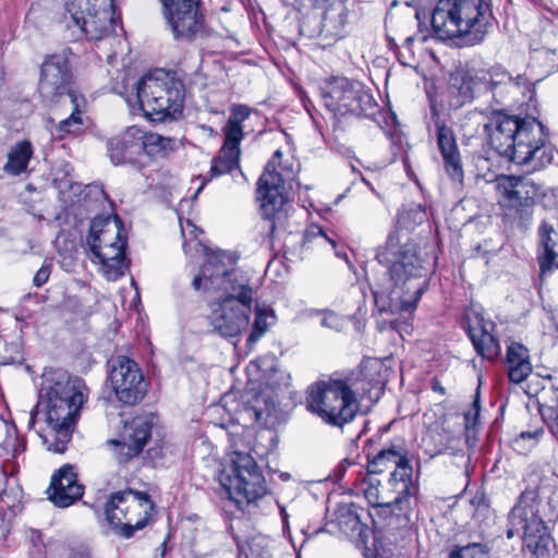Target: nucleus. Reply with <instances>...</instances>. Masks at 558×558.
<instances>
[{
    "label": "nucleus",
    "instance_id": "nucleus-1",
    "mask_svg": "<svg viewBox=\"0 0 558 558\" xmlns=\"http://www.w3.org/2000/svg\"><path fill=\"white\" fill-rule=\"evenodd\" d=\"M485 93L492 97H502L507 93H529L527 101L513 110L502 108L493 110L484 123L487 143L501 158L526 167L527 172L546 168L554 161L555 147L549 140L548 128L539 120L534 84L527 85L524 77L512 75L502 66L478 70Z\"/></svg>",
    "mask_w": 558,
    "mask_h": 558
},
{
    "label": "nucleus",
    "instance_id": "nucleus-2",
    "mask_svg": "<svg viewBox=\"0 0 558 558\" xmlns=\"http://www.w3.org/2000/svg\"><path fill=\"white\" fill-rule=\"evenodd\" d=\"M434 246L414 241L401 242L398 232L388 235L377 252V259L387 267L373 287L379 312L412 314L427 288V277L435 265Z\"/></svg>",
    "mask_w": 558,
    "mask_h": 558
},
{
    "label": "nucleus",
    "instance_id": "nucleus-3",
    "mask_svg": "<svg viewBox=\"0 0 558 558\" xmlns=\"http://www.w3.org/2000/svg\"><path fill=\"white\" fill-rule=\"evenodd\" d=\"M83 384L62 369L43 374L38 401L29 412L28 427L44 421L38 435L48 451L63 453L72 438L74 425L84 403Z\"/></svg>",
    "mask_w": 558,
    "mask_h": 558
},
{
    "label": "nucleus",
    "instance_id": "nucleus-4",
    "mask_svg": "<svg viewBox=\"0 0 558 558\" xmlns=\"http://www.w3.org/2000/svg\"><path fill=\"white\" fill-rule=\"evenodd\" d=\"M547 492L543 484L526 487L508 514L507 537L520 536L522 551L531 558H550L556 549L548 523H555L558 513Z\"/></svg>",
    "mask_w": 558,
    "mask_h": 558
},
{
    "label": "nucleus",
    "instance_id": "nucleus-5",
    "mask_svg": "<svg viewBox=\"0 0 558 558\" xmlns=\"http://www.w3.org/2000/svg\"><path fill=\"white\" fill-rule=\"evenodd\" d=\"M218 257L209 259L204 274L215 289H221L225 298L214 303L209 322L214 330L225 338L239 336L250 323L254 290L245 272L236 268L227 269L223 265L210 271Z\"/></svg>",
    "mask_w": 558,
    "mask_h": 558
},
{
    "label": "nucleus",
    "instance_id": "nucleus-6",
    "mask_svg": "<svg viewBox=\"0 0 558 558\" xmlns=\"http://www.w3.org/2000/svg\"><path fill=\"white\" fill-rule=\"evenodd\" d=\"M87 244L94 263L100 265L102 275L111 281L122 277L128 269L125 262L126 238L118 216L97 217L92 221Z\"/></svg>",
    "mask_w": 558,
    "mask_h": 558
},
{
    "label": "nucleus",
    "instance_id": "nucleus-7",
    "mask_svg": "<svg viewBox=\"0 0 558 558\" xmlns=\"http://www.w3.org/2000/svg\"><path fill=\"white\" fill-rule=\"evenodd\" d=\"M306 408L325 423L342 427L354 418L359 404L355 392L345 381L330 378L308 387Z\"/></svg>",
    "mask_w": 558,
    "mask_h": 558
},
{
    "label": "nucleus",
    "instance_id": "nucleus-8",
    "mask_svg": "<svg viewBox=\"0 0 558 558\" xmlns=\"http://www.w3.org/2000/svg\"><path fill=\"white\" fill-rule=\"evenodd\" d=\"M136 100L147 118L154 121L173 119L183 109V85L163 73L146 74L137 83Z\"/></svg>",
    "mask_w": 558,
    "mask_h": 558
},
{
    "label": "nucleus",
    "instance_id": "nucleus-9",
    "mask_svg": "<svg viewBox=\"0 0 558 558\" xmlns=\"http://www.w3.org/2000/svg\"><path fill=\"white\" fill-rule=\"evenodd\" d=\"M502 221L525 233L532 226L539 185L521 175H504L498 182Z\"/></svg>",
    "mask_w": 558,
    "mask_h": 558
},
{
    "label": "nucleus",
    "instance_id": "nucleus-10",
    "mask_svg": "<svg viewBox=\"0 0 558 558\" xmlns=\"http://www.w3.org/2000/svg\"><path fill=\"white\" fill-rule=\"evenodd\" d=\"M220 483L230 501L244 511L267 493L265 477L254 458L248 453L234 452L230 472L222 474Z\"/></svg>",
    "mask_w": 558,
    "mask_h": 558
},
{
    "label": "nucleus",
    "instance_id": "nucleus-11",
    "mask_svg": "<svg viewBox=\"0 0 558 558\" xmlns=\"http://www.w3.org/2000/svg\"><path fill=\"white\" fill-rule=\"evenodd\" d=\"M154 508L147 493L125 489L111 495L106 504L105 514L119 535L130 538L147 525Z\"/></svg>",
    "mask_w": 558,
    "mask_h": 558
},
{
    "label": "nucleus",
    "instance_id": "nucleus-12",
    "mask_svg": "<svg viewBox=\"0 0 558 558\" xmlns=\"http://www.w3.org/2000/svg\"><path fill=\"white\" fill-rule=\"evenodd\" d=\"M290 385V375L277 366H270L258 393L246 395L238 410L235 421L243 426L270 427L277 420V392Z\"/></svg>",
    "mask_w": 558,
    "mask_h": 558
},
{
    "label": "nucleus",
    "instance_id": "nucleus-13",
    "mask_svg": "<svg viewBox=\"0 0 558 558\" xmlns=\"http://www.w3.org/2000/svg\"><path fill=\"white\" fill-rule=\"evenodd\" d=\"M282 153L277 149L271 160L265 167L257 183V199L260 202L262 213L265 217L264 229L269 236H274L276 230L286 227L288 218L287 199L282 193L283 174L278 171Z\"/></svg>",
    "mask_w": 558,
    "mask_h": 558
},
{
    "label": "nucleus",
    "instance_id": "nucleus-14",
    "mask_svg": "<svg viewBox=\"0 0 558 558\" xmlns=\"http://www.w3.org/2000/svg\"><path fill=\"white\" fill-rule=\"evenodd\" d=\"M65 11L89 40H100L114 33L118 19L113 0H65Z\"/></svg>",
    "mask_w": 558,
    "mask_h": 558
},
{
    "label": "nucleus",
    "instance_id": "nucleus-15",
    "mask_svg": "<svg viewBox=\"0 0 558 558\" xmlns=\"http://www.w3.org/2000/svg\"><path fill=\"white\" fill-rule=\"evenodd\" d=\"M493 20L490 0H456V48L483 44Z\"/></svg>",
    "mask_w": 558,
    "mask_h": 558
},
{
    "label": "nucleus",
    "instance_id": "nucleus-16",
    "mask_svg": "<svg viewBox=\"0 0 558 558\" xmlns=\"http://www.w3.org/2000/svg\"><path fill=\"white\" fill-rule=\"evenodd\" d=\"M251 112L252 109L246 105H234L231 108L227 123L222 128L223 146L211 161L213 177L229 173L239 167L240 143L244 136L242 123L248 119Z\"/></svg>",
    "mask_w": 558,
    "mask_h": 558
},
{
    "label": "nucleus",
    "instance_id": "nucleus-17",
    "mask_svg": "<svg viewBox=\"0 0 558 558\" xmlns=\"http://www.w3.org/2000/svg\"><path fill=\"white\" fill-rule=\"evenodd\" d=\"M109 363L108 380L117 399L128 405L140 402L147 391V385L137 363L124 355H119Z\"/></svg>",
    "mask_w": 558,
    "mask_h": 558
},
{
    "label": "nucleus",
    "instance_id": "nucleus-18",
    "mask_svg": "<svg viewBox=\"0 0 558 558\" xmlns=\"http://www.w3.org/2000/svg\"><path fill=\"white\" fill-rule=\"evenodd\" d=\"M461 327L482 359L496 361L501 354V345L495 332L496 324L483 315V307L472 303L462 315Z\"/></svg>",
    "mask_w": 558,
    "mask_h": 558
},
{
    "label": "nucleus",
    "instance_id": "nucleus-19",
    "mask_svg": "<svg viewBox=\"0 0 558 558\" xmlns=\"http://www.w3.org/2000/svg\"><path fill=\"white\" fill-rule=\"evenodd\" d=\"M320 89L324 105L335 114L359 113L372 100V96L359 83L345 77L326 81Z\"/></svg>",
    "mask_w": 558,
    "mask_h": 558
},
{
    "label": "nucleus",
    "instance_id": "nucleus-20",
    "mask_svg": "<svg viewBox=\"0 0 558 558\" xmlns=\"http://www.w3.org/2000/svg\"><path fill=\"white\" fill-rule=\"evenodd\" d=\"M163 16L175 38H191L203 29L201 0H161Z\"/></svg>",
    "mask_w": 558,
    "mask_h": 558
},
{
    "label": "nucleus",
    "instance_id": "nucleus-21",
    "mask_svg": "<svg viewBox=\"0 0 558 558\" xmlns=\"http://www.w3.org/2000/svg\"><path fill=\"white\" fill-rule=\"evenodd\" d=\"M153 417L148 415L136 416L125 422L119 439L108 440L118 462L124 463L138 456L150 439Z\"/></svg>",
    "mask_w": 558,
    "mask_h": 558
},
{
    "label": "nucleus",
    "instance_id": "nucleus-22",
    "mask_svg": "<svg viewBox=\"0 0 558 558\" xmlns=\"http://www.w3.org/2000/svg\"><path fill=\"white\" fill-rule=\"evenodd\" d=\"M388 465L393 466L388 486L398 494H415L417 488L412 478V466L409 460L393 448L378 452L368 463L371 473H381ZM400 497V495H398Z\"/></svg>",
    "mask_w": 558,
    "mask_h": 558
},
{
    "label": "nucleus",
    "instance_id": "nucleus-23",
    "mask_svg": "<svg viewBox=\"0 0 558 558\" xmlns=\"http://www.w3.org/2000/svg\"><path fill=\"white\" fill-rule=\"evenodd\" d=\"M72 81L69 60L63 54L47 58L43 65L39 80V93L46 100L53 101L57 97L75 93L70 88Z\"/></svg>",
    "mask_w": 558,
    "mask_h": 558
},
{
    "label": "nucleus",
    "instance_id": "nucleus-24",
    "mask_svg": "<svg viewBox=\"0 0 558 558\" xmlns=\"http://www.w3.org/2000/svg\"><path fill=\"white\" fill-rule=\"evenodd\" d=\"M47 494L57 507L66 508L82 498L84 486L78 483L74 468L64 464L53 473Z\"/></svg>",
    "mask_w": 558,
    "mask_h": 558
},
{
    "label": "nucleus",
    "instance_id": "nucleus-25",
    "mask_svg": "<svg viewBox=\"0 0 558 558\" xmlns=\"http://www.w3.org/2000/svg\"><path fill=\"white\" fill-rule=\"evenodd\" d=\"M557 232L551 223L542 220L537 228L536 260L539 267L538 281L558 269Z\"/></svg>",
    "mask_w": 558,
    "mask_h": 558
},
{
    "label": "nucleus",
    "instance_id": "nucleus-26",
    "mask_svg": "<svg viewBox=\"0 0 558 558\" xmlns=\"http://www.w3.org/2000/svg\"><path fill=\"white\" fill-rule=\"evenodd\" d=\"M142 130L135 125L108 142V155L116 166L134 163L141 155L140 140Z\"/></svg>",
    "mask_w": 558,
    "mask_h": 558
},
{
    "label": "nucleus",
    "instance_id": "nucleus-27",
    "mask_svg": "<svg viewBox=\"0 0 558 558\" xmlns=\"http://www.w3.org/2000/svg\"><path fill=\"white\" fill-rule=\"evenodd\" d=\"M430 106L437 146L442 155L446 169L450 173V168L453 167V122L450 109L445 108L442 105L438 107L435 102H432Z\"/></svg>",
    "mask_w": 558,
    "mask_h": 558
},
{
    "label": "nucleus",
    "instance_id": "nucleus-28",
    "mask_svg": "<svg viewBox=\"0 0 558 558\" xmlns=\"http://www.w3.org/2000/svg\"><path fill=\"white\" fill-rule=\"evenodd\" d=\"M505 363L508 378L513 384L524 381L533 369L529 349L517 341H510L507 344Z\"/></svg>",
    "mask_w": 558,
    "mask_h": 558
},
{
    "label": "nucleus",
    "instance_id": "nucleus-29",
    "mask_svg": "<svg viewBox=\"0 0 558 558\" xmlns=\"http://www.w3.org/2000/svg\"><path fill=\"white\" fill-rule=\"evenodd\" d=\"M430 22L435 37L451 47L453 44V2L451 0H438Z\"/></svg>",
    "mask_w": 558,
    "mask_h": 558
},
{
    "label": "nucleus",
    "instance_id": "nucleus-30",
    "mask_svg": "<svg viewBox=\"0 0 558 558\" xmlns=\"http://www.w3.org/2000/svg\"><path fill=\"white\" fill-rule=\"evenodd\" d=\"M485 93L478 71H468L461 75L460 85L456 86V109L473 101L476 96Z\"/></svg>",
    "mask_w": 558,
    "mask_h": 558
},
{
    "label": "nucleus",
    "instance_id": "nucleus-31",
    "mask_svg": "<svg viewBox=\"0 0 558 558\" xmlns=\"http://www.w3.org/2000/svg\"><path fill=\"white\" fill-rule=\"evenodd\" d=\"M453 436L450 418L444 417L429 426L425 441L433 445L434 454H440L451 448Z\"/></svg>",
    "mask_w": 558,
    "mask_h": 558
},
{
    "label": "nucleus",
    "instance_id": "nucleus-32",
    "mask_svg": "<svg viewBox=\"0 0 558 558\" xmlns=\"http://www.w3.org/2000/svg\"><path fill=\"white\" fill-rule=\"evenodd\" d=\"M481 390L480 385L473 395V400L466 411L463 412L464 436L469 446H475L481 429Z\"/></svg>",
    "mask_w": 558,
    "mask_h": 558
},
{
    "label": "nucleus",
    "instance_id": "nucleus-33",
    "mask_svg": "<svg viewBox=\"0 0 558 558\" xmlns=\"http://www.w3.org/2000/svg\"><path fill=\"white\" fill-rule=\"evenodd\" d=\"M32 156V144L27 141L20 142L10 149L3 170L11 175H20L27 169Z\"/></svg>",
    "mask_w": 558,
    "mask_h": 558
},
{
    "label": "nucleus",
    "instance_id": "nucleus-34",
    "mask_svg": "<svg viewBox=\"0 0 558 558\" xmlns=\"http://www.w3.org/2000/svg\"><path fill=\"white\" fill-rule=\"evenodd\" d=\"M70 101L73 111L69 118L59 122L57 126L58 136L63 138L65 135H76L82 131L83 119L81 108L85 106V99L82 95L70 93Z\"/></svg>",
    "mask_w": 558,
    "mask_h": 558
},
{
    "label": "nucleus",
    "instance_id": "nucleus-35",
    "mask_svg": "<svg viewBox=\"0 0 558 558\" xmlns=\"http://www.w3.org/2000/svg\"><path fill=\"white\" fill-rule=\"evenodd\" d=\"M388 490L391 492L392 496L391 498H379L378 499V487L374 485L373 482H371L369 486L364 490L365 497L368 500V502L373 507H380L384 509H389L391 512H395V508H398L399 511L405 510L408 508V499L409 497L413 496L414 494H400V498L398 493L391 489L390 486H388Z\"/></svg>",
    "mask_w": 558,
    "mask_h": 558
},
{
    "label": "nucleus",
    "instance_id": "nucleus-36",
    "mask_svg": "<svg viewBox=\"0 0 558 558\" xmlns=\"http://www.w3.org/2000/svg\"><path fill=\"white\" fill-rule=\"evenodd\" d=\"M277 320L275 311L271 307L259 306L255 307V319L253 323L252 331L247 338V344L254 345L272 326Z\"/></svg>",
    "mask_w": 558,
    "mask_h": 558
},
{
    "label": "nucleus",
    "instance_id": "nucleus-37",
    "mask_svg": "<svg viewBox=\"0 0 558 558\" xmlns=\"http://www.w3.org/2000/svg\"><path fill=\"white\" fill-rule=\"evenodd\" d=\"M456 558H489V549L480 542L464 543L462 534H456Z\"/></svg>",
    "mask_w": 558,
    "mask_h": 558
},
{
    "label": "nucleus",
    "instance_id": "nucleus-38",
    "mask_svg": "<svg viewBox=\"0 0 558 558\" xmlns=\"http://www.w3.org/2000/svg\"><path fill=\"white\" fill-rule=\"evenodd\" d=\"M170 140L162 137L157 133H145L142 130V136L140 140L141 154L144 151L148 156H157L162 154L170 144Z\"/></svg>",
    "mask_w": 558,
    "mask_h": 558
},
{
    "label": "nucleus",
    "instance_id": "nucleus-39",
    "mask_svg": "<svg viewBox=\"0 0 558 558\" xmlns=\"http://www.w3.org/2000/svg\"><path fill=\"white\" fill-rule=\"evenodd\" d=\"M238 558H267V538L255 536L239 544Z\"/></svg>",
    "mask_w": 558,
    "mask_h": 558
},
{
    "label": "nucleus",
    "instance_id": "nucleus-40",
    "mask_svg": "<svg viewBox=\"0 0 558 558\" xmlns=\"http://www.w3.org/2000/svg\"><path fill=\"white\" fill-rule=\"evenodd\" d=\"M427 219L425 209L421 205H411L404 208L399 215V221L407 228L421 225Z\"/></svg>",
    "mask_w": 558,
    "mask_h": 558
},
{
    "label": "nucleus",
    "instance_id": "nucleus-41",
    "mask_svg": "<svg viewBox=\"0 0 558 558\" xmlns=\"http://www.w3.org/2000/svg\"><path fill=\"white\" fill-rule=\"evenodd\" d=\"M213 257H218L219 259L216 262V265H211L210 267V271H214L216 272L217 271V267L218 266H221L223 265L227 269H229L227 267V265L225 264V260L228 259L227 255L226 254H210L207 256V260L206 263L204 264L203 266V270H202V276H196L193 281H192V286L193 288L198 291L201 290L202 286H203V281H205V284H204V288L205 289H214L216 290L214 287H211L209 280H208V275L205 276L204 274V270H205V267L209 264V259L213 258Z\"/></svg>",
    "mask_w": 558,
    "mask_h": 558
},
{
    "label": "nucleus",
    "instance_id": "nucleus-42",
    "mask_svg": "<svg viewBox=\"0 0 558 558\" xmlns=\"http://www.w3.org/2000/svg\"><path fill=\"white\" fill-rule=\"evenodd\" d=\"M543 435H544L543 427H537V428H534L533 430H523L514 438L513 442L518 447H520L522 444L526 442L527 444L526 447L522 446V448L523 449L532 448L539 442Z\"/></svg>",
    "mask_w": 558,
    "mask_h": 558
},
{
    "label": "nucleus",
    "instance_id": "nucleus-43",
    "mask_svg": "<svg viewBox=\"0 0 558 558\" xmlns=\"http://www.w3.org/2000/svg\"><path fill=\"white\" fill-rule=\"evenodd\" d=\"M48 558H92V556L85 549H73L61 546L57 550L51 551Z\"/></svg>",
    "mask_w": 558,
    "mask_h": 558
},
{
    "label": "nucleus",
    "instance_id": "nucleus-44",
    "mask_svg": "<svg viewBox=\"0 0 558 558\" xmlns=\"http://www.w3.org/2000/svg\"><path fill=\"white\" fill-rule=\"evenodd\" d=\"M323 327L330 329H340L342 326L340 317L332 312H325L320 320Z\"/></svg>",
    "mask_w": 558,
    "mask_h": 558
},
{
    "label": "nucleus",
    "instance_id": "nucleus-45",
    "mask_svg": "<svg viewBox=\"0 0 558 558\" xmlns=\"http://www.w3.org/2000/svg\"><path fill=\"white\" fill-rule=\"evenodd\" d=\"M484 498L483 496H473L471 498H468L465 488L460 493L456 495V504L461 507L462 502L470 504L472 507H478L483 502Z\"/></svg>",
    "mask_w": 558,
    "mask_h": 558
},
{
    "label": "nucleus",
    "instance_id": "nucleus-46",
    "mask_svg": "<svg viewBox=\"0 0 558 558\" xmlns=\"http://www.w3.org/2000/svg\"><path fill=\"white\" fill-rule=\"evenodd\" d=\"M539 414L543 422L550 428V426L555 424V417L556 414H558V410H555L551 407L539 405Z\"/></svg>",
    "mask_w": 558,
    "mask_h": 558
},
{
    "label": "nucleus",
    "instance_id": "nucleus-47",
    "mask_svg": "<svg viewBox=\"0 0 558 558\" xmlns=\"http://www.w3.org/2000/svg\"><path fill=\"white\" fill-rule=\"evenodd\" d=\"M49 276H50V265L44 264L41 266V268L38 269V271L34 276V279H33L34 284L36 287H41L43 284H45L48 281Z\"/></svg>",
    "mask_w": 558,
    "mask_h": 558
},
{
    "label": "nucleus",
    "instance_id": "nucleus-48",
    "mask_svg": "<svg viewBox=\"0 0 558 558\" xmlns=\"http://www.w3.org/2000/svg\"><path fill=\"white\" fill-rule=\"evenodd\" d=\"M314 235L319 236L322 240L330 243L332 247H336V241L327 236V234L324 232V230L318 226H312L311 229L307 231V235Z\"/></svg>",
    "mask_w": 558,
    "mask_h": 558
},
{
    "label": "nucleus",
    "instance_id": "nucleus-49",
    "mask_svg": "<svg viewBox=\"0 0 558 558\" xmlns=\"http://www.w3.org/2000/svg\"><path fill=\"white\" fill-rule=\"evenodd\" d=\"M454 303H458V300H454ZM471 303L475 306H481L480 304H475L473 302L472 292H470L469 294L465 292L464 299L459 300V304L458 305L456 304V308L458 307L459 310L463 311V314H464L465 308H468Z\"/></svg>",
    "mask_w": 558,
    "mask_h": 558
},
{
    "label": "nucleus",
    "instance_id": "nucleus-50",
    "mask_svg": "<svg viewBox=\"0 0 558 558\" xmlns=\"http://www.w3.org/2000/svg\"><path fill=\"white\" fill-rule=\"evenodd\" d=\"M198 231L197 227L193 225L190 220L186 221V225L183 226L181 223V232L182 235L185 238L186 232H189L193 238H196V232Z\"/></svg>",
    "mask_w": 558,
    "mask_h": 558
},
{
    "label": "nucleus",
    "instance_id": "nucleus-51",
    "mask_svg": "<svg viewBox=\"0 0 558 558\" xmlns=\"http://www.w3.org/2000/svg\"><path fill=\"white\" fill-rule=\"evenodd\" d=\"M544 19L549 21L555 27L558 28V9H547Z\"/></svg>",
    "mask_w": 558,
    "mask_h": 558
},
{
    "label": "nucleus",
    "instance_id": "nucleus-52",
    "mask_svg": "<svg viewBox=\"0 0 558 558\" xmlns=\"http://www.w3.org/2000/svg\"><path fill=\"white\" fill-rule=\"evenodd\" d=\"M8 483L7 472L0 470V498H3L7 495L5 485Z\"/></svg>",
    "mask_w": 558,
    "mask_h": 558
},
{
    "label": "nucleus",
    "instance_id": "nucleus-53",
    "mask_svg": "<svg viewBox=\"0 0 558 558\" xmlns=\"http://www.w3.org/2000/svg\"><path fill=\"white\" fill-rule=\"evenodd\" d=\"M518 94L507 93V88H502V97H492L497 104L506 105L509 96L514 97Z\"/></svg>",
    "mask_w": 558,
    "mask_h": 558
},
{
    "label": "nucleus",
    "instance_id": "nucleus-54",
    "mask_svg": "<svg viewBox=\"0 0 558 558\" xmlns=\"http://www.w3.org/2000/svg\"><path fill=\"white\" fill-rule=\"evenodd\" d=\"M381 390V387L379 385H377L376 387H373L372 389H367L365 391V393L368 395V399L369 400H374L376 401L378 398H379V391Z\"/></svg>",
    "mask_w": 558,
    "mask_h": 558
},
{
    "label": "nucleus",
    "instance_id": "nucleus-55",
    "mask_svg": "<svg viewBox=\"0 0 558 558\" xmlns=\"http://www.w3.org/2000/svg\"><path fill=\"white\" fill-rule=\"evenodd\" d=\"M462 173H463V171H462V166L459 160L458 146L456 145V178L462 177Z\"/></svg>",
    "mask_w": 558,
    "mask_h": 558
},
{
    "label": "nucleus",
    "instance_id": "nucleus-56",
    "mask_svg": "<svg viewBox=\"0 0 558 558\" xmlns=\"http://www.w3.org/2000/svg\"><path fill=\"white\" fill-rule=\"evenodd\" d=\"M392 494L388 490V483L386 486H383L381 489L378 488V499L379 498H391Z\"/></svg>",
    "mask_w": 558,
    "mask_h": 558
},
{
    "label": "nucleus",
    "instance_id": "nucleus-57",
    "mask_svg": "<svg viewBox=\"0 0 558 558\" xmlns=\"http://www.w3.org/2000/svg\"><path fill=\"white\" fill-rule=\"evenodd\" d=\"M550 432L558 441V414H556L555 424L550 426Z\"/></svg>",
    "mask_w": 558,
    "mask_h": 558
},
{
    "label": "nucleus",
    "instance_id": "nucleus-58",
    "mask_svg": "<svg viewBox=\"0 0 558 558\" xmlns=\"http://www.w3.org/2000/svg\"><path fill=\"white\" fill-rule=\"evenodd\" d=\"M206 183H207V180H206V179H204V180L202 181L201 185L198 186V189H197L196 193H195V197H196V196H197V194H198V193L204 189V186L206 185Z\"/></svg>",
    "mask_w": 558,
    "mask_h": 558
},
{
    "label": "nucleus",
    "instance_id": "nucleus-59",
    "mask_svg": "<svg viewBox=\"0 0 558 558\" xmlns=\"http://www.w3.org/2000/svg\"><path fill=\"white\" fill-rule=\"evenodd\" d=\"M498 251L499 250H490V251L485 250V251H483V255H487L489 253L497 254Z\"/></svg>",
    "mask_w": 558,
    "mask_h": 558
},
{
    "label": "nucleus",
    "instance_id": "nucleus-60",
    "mask_svg": "<svg viewBox=\"0 0 558 558\" xmlns=\"http://www.w3.org/2000/svg\"><path fill=\"white\" fill-rule=\"evenodd\" d=\"M281 515H282L283 521H286L287 512H286V510L283 508L281 509Z\"/></svg>",
    "mask_w": 558,
    "mask_h": 558
},
{
    "label": "nucleus",
    "instance_id": "nucleus-61",
    "mask_svg": "<svg viewBox=\"0 0 558 558\" xmlns=\"http://www.w3.org/2000/svg\"><path fill=\"white\" fill-rule=\"evenodd\" d=\"M448 558H453V549L448 553Z\"/></svg>",
    "mask_w": 558,
    "mask_h": 558
},
{
    "label": "nucleus",
    "instance_id": "nucleus-62",
    "mask_svg": "<svg viewBox=\"0 0 558 558\" xmlns=\"http://www.w3.org/2000/svg\"><path fill=\"white\" fill-rule=\"evenodd\" d=\"M330 0H315L316 3L318 2H322V3H326V2H329Z\"/></svg>",
    "mask_w": 558,
    "mask_h": 558
},
{
    "label": "nucleus",
    "instance_id": "nucleus-63",
    "mask_svg": "<svg viewBox=\"0 0 558 558\" xmlns=\"http://www.w3.org/2000/svg\"><path fill=\"white\" fill-rule=\"evenodd\" d=\"M364 396H367V397H368V395H367V393H365V391L363 392V395H361V398H364Z\"/></svg>",
    "mask_w": 558,
    "mask_h": 558
},
{
    "label": "nucleus",
    "instance_id": "nucleus-64",
    "mask_svg": "<svg viewBox=\"0 0 558 558\" xmlns=\"http://www.w3.org/2000/svg\"><path fill=\"white\" fill-rule=\"evenodd\" d=\"M476 248H477V251H481L482 250V245L480 244Z\"/></svg>",
    "mask_w": 558,
    "mask_h": 558
}]
</instances>
